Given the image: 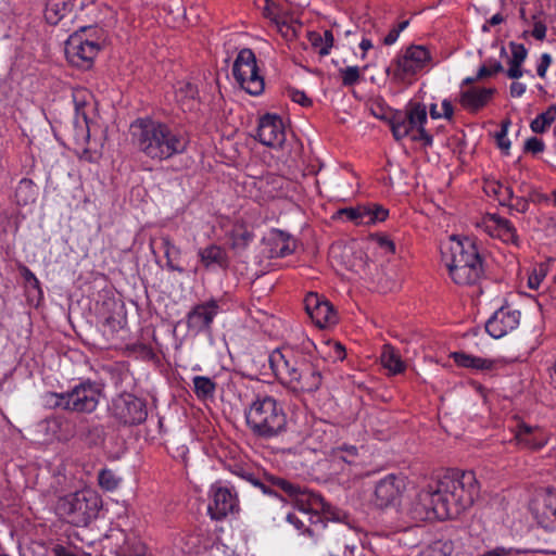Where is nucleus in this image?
I'll use <instances>...</instances> for the list:
<instances>
[{
	"label": "nucleus",
	"instance_id": "nucleus-9",
	"mask_svg": "<svg viewBox=\"0 0 556 556\" xmlns=\"http://www.w3.org/2000/svg\"><path fill=\"white\" fill-rule=\"evenodd\" d=\"M427 108L419 102H408L404 111L392 113L389 124L396 140L410 137L414 141H422L424 146L431 147L433 137L426 130Z\"/></svg>",
	"mask_w": 556,
	"mask_h": 556
},
{
	"label": "nucleus",
	"instance_id": "nucleus-18",
	"mask_svg": "<svg viewBox=\"0 0 556 556\" xmlns=\"http://www.w3.org/2000/svg\"><path fill=\"white\" fill-rule=\"evenodd\" d=\"M258 141L270 148H279L286 141L282 118L277 114L267 113L260 118L257 127Z\"/></svg>",
	"mask_w": 556,
	"mask_h": 556
},
{
	"label": "nucleus",
	"instance_id": "nucleus-55",
	"mask_svg": "<svg viewBox=\"0 0 556 556\" xmlns=\"http://www.w3.org/2000/svg\"><path fill=\"white\" fill-rule=\"evenodd\" d=\"M442 110H443V112L441 113L442 117H444L446 119H451L453 117L454 108H453V104H452V102L450 100L444 99L442 101Z\"/></svg>",
	"mask_w": 556,
	"mask_h": 556
},
{
	"label": "nucleus",
	"instance_id": "nucleus-3",
	"mask_svg": "<svg viewBox=\"0 0 556 556\" xmlns=\"http://www.w3.org/2000/svg\"><path fill=\"white\" fill-rule=\"evenodd\" d=\"M269 366L278 381L293 393H312L323 382L320 369L309 361L298 357L291 350H275Z\"/></svg>",
	"mask_w": 556,
	"mask_h": 556
},
{
	"label": "nucleus",
	"instance_id": "nucleus-64",
	"mask_svg": "<svg viewBox=\"0 0 556 556\" xmlns=\"http://www.w3.org/2000/svg\"><path fill=\"white\" fill-rule=\"evenodd\" d=\"M135 556H147L146 546L142 544H138L135 549Z\"/></svg>",
	"mask_w": 556,
	"mask_h": 556
},
{
	"label": "nucleus",
	"instance_id": "nucleus-17",
	"mask_svg": "<svg viewBox=\"0 0 556 556\" xmlns=\"http://www.w3.org/2000/svg\"><path fill=\"white\" fill-rule=\"evenodd\" d=\"M404 480L393 473L380 479L375 486L374 504L379 508L395 506L404 491Z\"/></svg>",
	"mask_w": 556,
	"mask_h": 556
},
{
	"label": "nucleus",
	"instance_id": "nucleus-44",
	"mask_svg": "<svg viewBox=\"0 0 556 556\" xmlns=\"http://www.w3.org/2000/svg\"><path fill=\"white\" fill-rule=\"evenodd\" d=\"M160 245L164 250L165 257H178L180 254V250L172 242L168 236L160 238Z\"/></svg>",
	"mask_w": 556,
	"mask_h": 556
},
{
	"label": "nucleus",
	"instance_id": "nucleus-14",
	"mask_svg": "<svg viewBox=\"0 0 556 556\" xmlns=\"http://www.w3.org/2000/svg\"><path fill=\"white\" fill-rule=\"evenodd\" d=\"M211 497L207 511L212 519L222 520L229 514L239 511L238 494L233 488L215 483L211 488Z\"/></svg>",
	"mask_w": 556,
	"mask_h": 556
},
{
	"label": "nucleus",
	"instance_id": "nucleus-56",
	"mask_svg": "<svg viewBox=\"0 0 556 556\" xmlns=\"http://www.w3.org/2000/svg\"><path fill=\"white\" fill-rule=\"evenodd\" d=\"M513 198H514L513 189L510 187H508V186H504V188H503V195H502V198H500V203L502 205H507L508 206L509 205L508 202L510 200H513Z\"/></svg>",
	"mask_w": 556,
	"mask_h": 556
},
{
	"label": "nucleus",
	"instance_id": "nucleus-29",
	"mask_svg": "<svg viewBox=\"0 0 556 556\" xmlns=\"http://www.w3.org/2000/svg\"><path fill=\"white\" fill-rule=\"evenodd\" d=\"M492 219L496 225V236L506 243L519 247V236L517 235V230L511 222L497 215H493Z\"/></svg>",
	"mask_w": 556,
	"mask_h": 556
},
{
	"label": "nucleus",
	"instance_id": "nucleus-21",
	"mask_svg": "<svg viewBox=\"0 0 556 556\" xmlns=\"http://www.w3.org/2000/svg\"><path fill=\"white\" fill-rule=\"evenodd\" d=\"M218 309L219 306L215 300L195 305L187 315L188 327L197 331L208 329Z\"/></svg>",
	"mask_w": 556,
	"mask_h": 556
},
{
	"label": "nucleus",
	"instance_id": "nucleus-2",
	"mask_svg": "<svg viewBox=\"0 0 556 556\" xmlns=\"http://www.w3.org/2000/svg\"><path fill=\"white\" fill-rule=\"evenodd\" d=\"M135 146L147 157L165 161L187 151V135L168 124L151 118H140L130 126Z\"/></svg>",
	"mask_w": 556,
	"mask_h": 556
},
{
	"label": "nucleus",
	"instance_id": "nucleus-54",
	"mask_svg": "<svg viewBox=\"0 0 556 556\" xmlns=\"http://www.w3.org/2000/svg\"><path fill=\"white\" fill-rule=\"evenodd\" d=\"M526 85L522 83L514 81L509 87L510 96L514 98H519L526 92Z\"/></svg>",
	"mask_w": 556,
	"mask_h": 556
},
{
	"label": "nucleus",
	"instance_id": "nucleus-1",
	"mask_svg": "<svg viewBox=\"0 0 556 556\" xmlns=\"http://www.w3.org/2000/svg\"><path fill=\"white\" fill-rule=\"evenodd\" d=\"M479 490L473 471L447 472L417 494L409 514L416 521L457 518L473 504Z\"/></svg>",
	"mask_w": 556,
	"mask_h": 556
},
{
	"label": "nucleus",
	"instance_id": "nucleus-16",
	"mask_svg": "<svg viewBox=\"0 0 556 556\" xmlns=\"http://www.w3.org/2000/svg\"><path fill=\"white\" fill-rule=\"evenodd\" d=\"M530 510L538 523L546 530L556 529V490H545L531 502Z\"/></svg>",
	"mask_w": 556,
	"mask_h": 556
},
{
	"label": "nucleus",
	"instance_id": "nucleus-30",
	"mask_svg": "<svg viewBox=\"0 0 556 556\" xmlns=\"http://www.w3.org/2000/svg\"><path fill=\"white\" fill-rule=\"evenodd\" d=\"M307 39L320 56H326L330 53L334 41L333 31L329 29H326L323 35L318 31H308Z\"/></svg>",
	"mask_w": 556,
	"mask_h": 556
},
{
	"label": "nucleus",
	"instance_id": "nucleus-10",
	"mask_svg": "<svg viewBox=\"0 0 556 556\" xmlns=\"http://www.w3.org/2000/svg\"><path fill=\"white\" fill-rule=\"evenodd\" d=\"M232 74L240 87L251 96L263 93L265 83L260 75L256 58L251 49H242L232 66Z\"/></svg>",
	"mask_w": 556,
	"mask_h": 556
},
{
	"label": "nucleus",
	"instance_id": "nucleus-37",
	"mask_svg": "<svg viewBox=\"0 0 556 556\" xmlns=\"http://www.w3.org/2000/svg\"><path fill=\"white\" fill-rule=\"evenodd\" d=\"M339 73L342 78V85L345 87L354 86L361 79V72L357 66H346L344 68H340Z\"/></svg>",
	"mask_w": 556,
	"mask_h": 556
},
{
	"label": "nucleus",
	"instance_id": "nucleus-31",
	"mask_svg": "<svg viewBox=\"0 0 556 556\" xmlns=\"http://www.w3.org/2000/svg\"><path fill=\"white\" fill-rule=\"evenodd\" d=\"M38 194L37 186L30 180L23 178L15 190L16 202L20 205H27L35 202Z\"/></svg>",
	"mask_w": 556,
	"mask_h": 556
},
{
	"label": "nucleus",
	"instance_id": "nucleus-39",
	"mask_svg": "<svg viewBox=\"0 0 556 556\" xmlns=\"http://www.w3.org/2000/svg\"><path fill=\"white\" fill-rule=\"evenodd\" d=\"M503 71H504V67H503L501 62L489 60L488 64H483L479 68V71L477 73V78L478 79H483L485 77L495 75V74L501 73Z\"/></svg>",
	"mask_w": 556,
	"mask_h": 556
},
{
	"label": "nucleus",
	"instance_id": "nucleus-36",
	"mask_svg": "<svg viewBox=\"0 0 556 556\" xmlns=\"http://www.w3.org/2000/svg\"><path fill=\"white\" fill-rule=\"evenodd\" d=\"M366 206L368 208V215H366L364 225H372L378 222H383L388 217L389 212L383 206L377 204Z\"/></svg>",
	"mask_w": 556,
	"mask_h": 556
},
{
	"label": "nucleus",
	"instance_id": "nucleus-35",
	"mask_svg": "<svg viewBox=\"0 0 556 556\" xmlns=\"http://www.w3.org/2000/svg\"><path fill=\"white\" fill-rule=\"evenodd\" d=\"M99 485L106 490L113 491L117 489L121 478H118L111 469H102L98 475Z\"/></svg>",
	"mask_w": 556,
	"mask_h": 556
},
{
	"label": "nucleus",
	"instance_id": "nucleus-45",
	"mask_svg": "<svg viewBox=\"0 0 556 556\" xmlns=\"http://www.w3.org/2000/svg\"><path fill=\"white\" fill-rule=\"evenodd\" d=\"M287 92L293 102L299 103L302 106H309L312 104V100L302 90H298L295 88H288Z\"/></svg>",
	"mask_w": 556,
	"mask_h": 556
},
{
	"label": "nucleus",
	"instance_id": "nucleus-38",
	"mask_svg": "<svg viewBox=\"0 0 556 556\" xmlns=\"http://www.w3.org/2000/svg\"><path fill=\"white\" fill-rule=\"evenodd\" d=\"M342 215H346V217L355 222L356 224H364V220H366V215H368V208L366 205H362L358 207H348L340 211Z\"/></svg>",
	"mask_w": 556,
	"mask_h": 556
},
{
	"label": "nucleus",
	"instance_id": "nucleus-19",
	"mask_svg": "<svg viewBox=\"0 0 556 556\" xmlns=\"http://www.w3.org/2000/svg\"><path fill=\"white\" fill-rule=\"evenodd\" d=\"M307 315L319 328H326L338 321L333 306L317 293H308L304 299Z\"/></svg>",
	"mask_w": 556,
	"mask_h": 556
},
{
	"label": "nucleus",
	"instance_id": "nucleus-46",
	"mask_svg": "<svg viewBox=\"0 0 556 556\" xmlns=\"http://www.w3.org/2000/svg\"><path fill=\"white\" fill-rule=\"evenodd\" d=\"M544 149H545L544 142L536 137L529 138L525 143V151L531 152L533 154L543 152Z\"/></svg>",
	"mask_w": 556,
	"mask_h": 556
},
{
	"label": "nucleus",
	"instance_id": "nucleus-11",
	"mask_svg": "<svg viewBox=\"0 0 556 556\" xmlns=\"http://www.w3.org/2000/svg\"><path fill=\"white\" fill-rule=\"evenodd\" d=\"M110 413L119 425L129 427L141 425L148 417L146 401L127 392L113 397Z\"/></svg>",
	"mask_w": 556,
	"mask_h": 556
},
{
	"label": "nucleus",
	"instance_id": "nucleus-26",
	"mask_svg": "<svg viewBox=\"0 0 556 556\" xmlns=\"http://www.w3.org/2000/svg\"><path fill=\"white\" fill-rule=\"evenodd\" d=\"M452 357L458 366L465 368H472L482 371L492 370L494 368V361L469 355L464 352H454L452 353Z\"/></svg>",
	"mask_w": 556,
	"mask_h": 556
},
{
	"label": "nucleus",
	"instance_id": "nucleus-25",
	"mask_svg": "<svg viewBox=\"0 0 556 556\" xmlns=\"http://www.w3.org/2000/svg\"><path fill=\"white\" fill-rule=\"evenodd\" d=\"M230 471L235 476L248 481L252 485L260 488L264 494L278 496L277 492L271 489L274 485H271L268 480H266V482L262 481L251 467L233 464L230 466ZM269 476L270 475L266 476L265 479H267Z\"/></svg>",
	"mask_w": 556,
	"mask_h": 556
},
{
	"label": "nucleus",
	"instance_id": "nucleus-4",
	"mask_svg": "<svg viewBox=\"0 0 556 556\" xmlns=\"http://www.w3.org/2000/svg\"><path fill=\"white\" fill-rule=\"evenodd\" d=\"M267 480L271 485L293 500L301 515L290 513L287 515V521L293 525L296 530L314 536L319 528L325 527L318 511L324 510L327 504L319 494L301 488L299 484L281 477L269 476Z\"/></svg>",
	"mask_w": 556,
	"mask_h": 556
},
{
	"label": "nucleus",
	"instance_id": "nucleus-13",
	"mask_svg": "<svg viewBox=\"0 0 556 556\" xmlns=\"http://www.w3.org/2000/svg\"><path fill=\"white\" fill-rule=\"evenodd\" d=\"M85 30L86 27H80V31L72 34L65 46L68 61L80 67H89L100 51V45L96 40L84 36Z\"/></svg>",
	"mask_w": 556,
	"mask_h": 556
},
{
	"label": "nucleus",
	"instance_id": "nucleus-32",
	"mask_svg": "<svg viewBox=\"0 0 556 556\" xmlns=\"http://www.w3.org/2000/svg\"><path fill=\"white\" fill-rule=\"evenodd\" d=\"M556 119V105L552 104L547 110L539 114L530 124V128L535 134H543Z\"/></svg>",
	"mask_w": 556,
	"mask_h": 556
},
{
	"label": "nucleus",
	"instance_id": "nucleus-24",
	"mask_svg": "<svg viewBox=\"0 0 556 556\" xmlns=\"http://www.w3.org/2000/svg\"><path fill=\"white\" fill-rule=\"evenodd\" d=\"M201 264L208 270L228 267V255L225 249L217 244H210L198 251Z\"/></svg>",
	"mask_w": 556,
	"mask_h": 556
},
{
	"label": "nucleus",
	"instance_id": "nucleus-43",
	"mask_svg": "<svg viewBox=\"0 0 556 556\" xmlns=\"http://www.w3.org/2000/svg\"><path fill=\"white\" fill-rule=\"evenodd\" d=\"M277 241L282 243L281 248L278 251L279 256H287L291 254L294 250V244L291 242L290 237L283 231H277Z\"/></svg>",
	"mask_w": 556,
	"mask_h": 556
},
{
	"label": "nucleus",
	"instance_id": "nucleus-8",
	"mask_svg": "<svg viewBox=\"0 0 556 556\" xmlns=\"http://www.w3.org/2000/svg\"><path fill=\"white\" fill-rule=\"evenodd\" d=\"M101 503L94 491L84 489L60 497L55 510L66 522L75 527H87L97 518Z\"/></svg>",
	"mask_w": 556,
	"mask_h": 556
},
{
	"label": "nucleus",
	"instance_id": "nucleus-60",
	"mask_svg": "<svg viewBox=\"0 0 556 556\" xmlns=\"http://www.w3.org/2000/svg\"><path fill=\"white\" fill-rule=\"evenodd\" d=\"M177 257H166V266L169 270H173V271H178V273H184V268L176 265L174 263V260H176Z\"/></svg>",
	"mask_w": 556,
	"mask_h": 556
},
{
	"label": "nucleus",
	"instance_id": "nucleus-47",
	"mask_svg": "<svg viewBox=\"0 0 556 556\" xmlns=\"http://www.w3.org/2000/svg\"><path fill=\"white\" fill-rule=\"evenodd\" d=\"M252 233L244 230L241 232H236L232 236V245L233 248H245L248 243L252 240Z\"/></svg>",
	"mask_w": 556,
	"mask_h": 556
},
{
	"label": "nucleus",
	"instance_id": "nucleus-7",
	"mask_svg": "<svg viewBox=\"0 0 556 556\" xmlns=\"http://www.w3.org/2000/svg\"><path fill=\"white\" fill-rule=\"evenodd\" d=\"M102 395V386L90 379L80 381L66 392H46L42 396L46 407L78 414L93 413Z\"/></svg>",
	"mask_w": 556,
	"mask_h": 556
},
{
	"label": "nucleus",
	"instance_id": "nucleus-5",
	"mask_svg": "<svg viewBox=\"0 0 556 556\" xmlns=\"http://www.w3.org/2000/svg\"><path fill=\"white\" fill-rule=\"evenodd\" d=\"M442 260L456 285L473 286L484 276L482 257L476 242L468 237L452 236L448 248L442 250Z\"/></svg>",
	"mask_w": 556,
	"mask_h": 556
},
{
	"label": "nucleus",
	"instance_id": "nucleus-12",
	"mask_svg": "<svg viewBox=\"0 0 556 556\" xmlns=\"http://www.w3.org/2000/svg\"><path fill=\"white\" fill-rule=\"evenodd\" d=\"M430 61L431 55L426 47L413 45L393 61L391 67L387 68V74L402 83L424 70Z\"/></svg>",
	"mask_w": 556,
	"mask_h": 556
},
{
	"label": "nucleus",
	"instance_id": "nucleus-61",
	"mask_svg": "<svg viewBox=\"0 0 556 556\" xmlns=\"http://www.w3.org/2000/svg\"><path fill=\"white\" fill-rule=\"evenodd\" d=\"M489 188L491 192L495 194L498 199L502 198L504 185H502L501 182H495L491 185Z\"/></svg>",
	"mask_w": 556,
	"mask_h": 556
},
{
	"label": "nucleus",
	"instance_id": "nucleus-22",
	"mask_svg": "<svg viewBox=\"0 0 556 556\" xmlns=\"http://www.w3.org/2000/svg\"><path fill=\"white\" fill-rule=\"evenodd\" d=\"M515 440L519 446L530 450H540L547 443V437L541 428L526 424L517 426Z\"/></svg>",
	"mask_w": 556,
	"mask_h": 556
},
{
	"label": "nucleus",
	"instance_id": "nucleus-53",
	"mask_svg": "<svg viewBox=\"0 0 556 556\" xmlns=\"http://www.w3.org/2000/svg\"><path fill=\"white\" fill-rule=\"evenodd\" d=\"M508 207L519 213H526L529 210V201L522 197L516 198V202L514 204H509Z\"/></svg>",
	"mask_w": 556,
	"mask_h": 556
},
{
	"label": "nucleus",
	"instance_id": "nucleus-20",
	"mask_svg": "<svg viewBox=\"0 0 556 556\" xmlns=\"http://www.w3.org/2000/svg\"><path fill=\"white\" fill-rule=\"evenodd\" d=\"M520 321V312L502 306L485 323L486 332L494 339H501L516 329Z\"/></svg>",
	"mask_w": 556,
	"mask_h": 556
},
{
	"label": "nucleus",
	"instance_id": "nucleus-42",
	"mask_svg": "<svg viewBox=\"0 0 556 556\" xmlns=\"http://www.w3.org/2000/svg\"><path fill=\"white\" fill-rule=\"evenodd\" d=\"M509 125V119L503 121L501 124V130L495 135L498 148L505 152H507L510 148V141L507 139Z\"/></svg>",
	"mask_w": 556,
	"mask_h": 556
},
{
	"label": "nucleus",
	"instance_id": "nucleus-49",
	"mask_svg": "<svg viewBox=\"0 0 556 556\" xmlns=\"http://www.w3.org/2000/svg\"><path fill=\"white\" fill-rule=\"evenodd\" d=\"M545 277V271L541 268L540 270L534 269L528 278V287L532 290H536L542 280Z\"/></svg>",
	"mask_w": 556,
	"mask_h": 556
},
{
	"label": "nucleus",
	"instance_id": "nucleus-48",
	"mask_svg": "<svg viewBox=\"0 0 556 556\" xmlns=\"http://www.w3.org/2000/svg\"><path fill=\"white\" fill-rule=\"evenodd\" d=\"M21 275L28 285H30L34 289L40 291V281L28 267L22 266Z\"/></svg>",
	"mask_w": 556,
	"mask_h": 556
},
{
	"label": "nucleus",
	"instance_id": "nucleus-40",
	"mask_svg": "<svg viewBox=\"0 0 556 556\" xmlns=\"http://www.w3.org/2000/svg\"><path fill=\"white\" fill-rule=\"evenodd\" d=\"M357 456V447L354 445H342L334 452V457L348 463H354Z\"/></svg>",
	"mask_w": 556,
	"mask_h": 556
},
{
	"label": "nucleus",
	"instance_id": "nucleus-59",
	"mask_svg": "<svg viewBox=\"0 0 556 556\" xmlns=\"http://www.w3.org/2000/svg\"><path fill=\"white\" fill-rule=\"evenodd\" d=\"M379 245H380V248L386 249L387 251H389L391 253H393L395 251L394 243L388 238H380Z\"/></svg>",
	"mask_w": 556,
	"mask_h": 556
},
{
	"label": "nucleus",
	"instance_id": "nucleus-52",
	"mask_svg": "<svg viewBox=\"0 0 556 556\" xmlns=\"http://www.w3.org/2000/svg\"><path fill=\"white\" fill-rule=\"evenodd\" d=\"M509 67L506 72V75L510 79H519L523 75L522 64L519 63H508Z\"/></svg>",
	"mask_w": 556,
	"mask_h": 556
},
{
	"label": "nucleus",
	"instance_id": "nucleus-27",
	"mask_svg": "<svg viewBox=\"0 0 556 556\" xmlns=\"http://www.w3.org/2000/svg\"><path fill=\"white\" fill-rule=\"evenodd\" d=\"M198 88L191 83H179L176 88V101L184 111H192L197 105Z\"/></svg>",
	"mask_w": 556,
	"mask_h": 556
},
{
	"label": "nucleus",
	"instance_id": "nucleus-51",
	"mask_svg": "<svg viewBox=\"0 0 556 556\" xmlns=\"http://www.w3.org/2000/svg\"><path fill=\"white\" fill-rule=\"evenodd\" d=\"M547 27L542 21H535L532 29V36L536 40H543L546 36Z\"/></svg>",
	"mask_w": 556,
	"mask_h": 556
},
{
	"label": "nucleus",
	"instance_id": "nucleus-62",
	"mask_svg": "<svg viewBox=\"0 0 556 556\" xmlns=\"http://www.w3.org/2000/svg\"><path fill=\"white\" fill-rule=\"evenodd\" d=\"M504 21H505V18L501 13H496L490 20H488V22L491 26L500 25Z\"/></svg>",
	"mask_w": 556,
	"mask_h": 556
},
{
	"label": "nucleus",
	"instance_id": "nucleus-23",
	"mask_svg": "<svg viewBox=\"0 0 556 556\" xmlns=\"http://www.w3.org/2000/svg\"><path fill=\"white\" fill-rule=\"evenodd\" d=\"M496 92L495 88L472 87L460 92V104L472 112L483 108Z\"/></svg>",
	"mask_w": 556,
	"mask_h": 556
},
{
	"label": "nucleus",
	"instance_id": "nucleus-33",
	"mask_svg": "<svg viewBox=\"0 0 556 556\" xmlns=\"http://www.w3.org/2000/svg\"><path fill=\"white\" fill-rule=\"evenodd\" d=\"M90 97V94L87 92V90L80 89L75 90L73 92V100L75 104V112H76V118L75 124L88 126V115L85 111V106L87 104V98Z\"/></svg>",
	"mask_w": 556,
	"mask_h": 556
},
{
	"label": "nucleus",
	"instance_id": "nucleus-34",
	"mask_svg": "<svg viewBox=\"0 0 556 556\" xmlns=\"http://www.w3.org/2000/svg\"><path fill=\"white\" fill-rule=\"evenodd\" d=\"M194 392L200 399L213 397L216 383L208 377L195 376L193 378Z\"/></svg>",
	"mask_w": 556,
	"mask_h": 556
},
{
	"label": "nucleus",
	"instance_id": "nucleus-50",
	"mask_svg": "<svg viewBox=\"0 0 556 556\" xmlns=\"http://www.w3.org/2000/svg\"><path fill=\"white\" fill-rule=\"evenodd\" d=\"M552 63V56L548 53H543L541 55V61L538 65L536 73L541 78H544L546 76V72L548 66Z\"/></svg>",
	"mask_w": 556,
	"mask_h": 556
},
{
	"label": "nucleus",
	"instance_id": "nucleus-63",
	"mask_svg": "<svg viewBox=\"0 0 556 556\" xmlns=\"http://www.w3.org/2000/svg\"><path fill=\"white\" fill-rule=\"evenodd\" d=\"M430 116L433 118V119H438V118H441L442 117V114L441 112L438 111V106L437 104H431L430 105Z\"/></svg>",
	"mask_w": 556,
	"mask_h": 556
},
{
	"label": "nucleus",
	"instance_id": "nucleus-41",
	"mask_svg": "<svg viewBox=\"0 0 556 556\" xmlns=\"http://www.w3.org/2000/svg\"><path fill=\"white\" fill-rule=\"evenodd\" d=\"M509 48L511 51V58L509 59L508 63L523 64L528 55V50L526 47L522 43L511 41L509 42Z\"/></svg>",
	"mask_w": 556,
	"mask_h": 556
},
{
	"label": "nucleus",
	"instance_id": "nucleus-28",
	"mask_svg": "<svg viewBox=\"0 0 556 556\" xmlns=\"http://www.w3.org/2000/svg\"><path fill=\"white\" fill-rule=\"evenodd\" d=\"M382 366L392 375L401 374L405 370L406 365L402 361L399 352L389 344L383 345L380 355Z\"/></svg>",
	"mask_w": 556,
	"mask_h": 556
},
{
	"label": "nucleus",
	"instance_id": "nucleus-6",
	"mask_svg": "<svg viewBox=\"0 0 556 556\" xmlns=\"http://www.w3.org/2000/svg\"><path fill=\"white\" fill-rule=\"evenodd\" d=\"M251 433L262 440L283 435L288 430V416L282 404L270 395L256 396L244 410Z\"/></svg>",
	"mask_w": 556,
	"mask_h": 556
},
{
	"label": "nucleus",
	"instance_id": "nucleus-57",
	"mask_svg": "<svg viewBox=\"0 0 556 556\" xmlns=\"http://www.w3.org/2000/svg\"><path fill=\"white\" fill-rule=\"evenodd\" d=\"M399 36H400L399 30H396L395 28H392L388 33V35L384 37L383 43L386 46H391V45L395 43V41L397 40Z\"/></svg>",
	"mask_w": 556,
	"mask_h": 556
},
{
	"label": "nucleus",
	"instance_id": "nucleus-58",
	"mask_svg": "<svg viewBox=\"0 0 556 556\" xmlns=\"http://www.w3.org/2000/svg\"><path fill=\"white\" fill-rule=\"evenodd\" d=\"M53 555L54 556H77L74 553H72L70 549H67L66 547H64L62 545H56L53 548Z\"/></svg>",
	"mask_w": 556,
	"mask_h": 556
},
{
	"label": "nucleus",
	"instance_id": "nucleus-15",
	"mask_svg": "<svg viewBox=\"0 0 556 556\" xmlns=\"http://www.w3.org/2000/svg\"><path fill=\"white\" fill-rule=\"evenodd\" d=\"M87 0H48L45 9V18L50 25L67 26L85 9Z\"/></svg>",
	"mask_w": 556,
	"mask_h": 556
}]
</instances>
